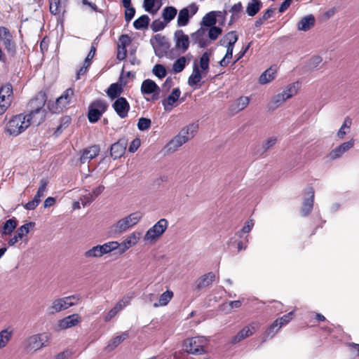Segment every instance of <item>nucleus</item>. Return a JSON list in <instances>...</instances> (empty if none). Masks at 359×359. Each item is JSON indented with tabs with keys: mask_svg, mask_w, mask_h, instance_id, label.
I'll list each match as a JSON object with an SVG mask.
<instances>
[{
	"mask_svg": "<svg viewBox=\"0 0 359 359\" xmlns=\"http://www.w3.org/2000/svg\"><path fill=\"white\" fill-rule=\"evenodd\" d=\"M50 334L38 333L27 337L22 342L23 350L26 353H35L49 345Z\"/></svg>",
	"mask_w": 359,
	"mask_h": 359,
	"instance_id": "f257e3e1",
	"label": "nucleus"
},
{
	"mask_svg": "<svg viewBox=\"0 0 359 359\" xmlns=\"http://www.w3.org/2000/svg\"><path fill=\"white\" fill-rule=\"evenodd\" d=\"M198 130V125L192 123L184 127L167 144L168 151H176L188 140L192 139Z\"/></svg>",
	"mask_w": 359,
	"mask_h": 359,
	"instance_id": "f03ea898",
	"label": "nucleus"
},
{
	"mask_svg": "<svg viewBox=\"0 0 359 359\" xmlns=\"http://www.w3.org/2000/svg\"><path fill=\"white\" fill-rule=\"evenodd\" d=\"M80 300L79 294H73L54 299L48 307L49 314L53 315L76 305Z\"/></svg>",
	"mask_w": 359,
	"mask_h": 359,
	"instance_id": "7ed1b4c3",
	"label": "nucleus"
},
{
	"mask_svg": "<svg viewBox=\"0 0 359 359\" xmlns=\"http://www.w3.org/2000/svg\"><path fill=\"white\" fill-rule=\"evenodd\" d=\"M29 126L24 114L13 116L7 123L6 131L11 135L16 137L24 132Z\"/></svg>",
	"mask_w": 359,
	"mask_h": 359,
	"instance_id": "20e7f679",
	"label": "nucleus"
},
{
	"mask_svg": "<svg viewBox=\"0 0 359 359\" xmlns=\"http://www.w3.org/2000/svg\"><path fill=\"white\" fill-rule=\"evenodd\" d=\"M118 248L117 241H109L102 245H97L86 250L83 253L85 258L90 259L93 258H100L103 255L110 253Z\"/></svg>",
	"mask_w": 359,
	"mask_h": 359,
	"instance_id": "39448f33",
	"label": "nucleus"
},
{
	"mask_svg": "<svg viewBox=\"0 0 359 359\" xmlns=\"http://www.w3.org/2000/svg\"><path fill=\"white\" fill-rule=\"evenodd\" d=\"M207 341L204 337H196L184 341L183 347L188 353L201 355L205 353Z\"/></svg>",
	"mask_w": 359,
	"mask_h": 359,
	"instance_id": "423d86ee",
	"label": "nucleus"
},
{
	"mask_svg": "<svg viewBox=\"0 0 359 359\" xmlns=\"http://www.w3.org/2000/svg\"><path fill=\"white\" fill-rule=\"evenodd\" d=\"M108 104L104 100L97 99L88 107V118L90 123H96L107 111Z\"/></svg>",
	"mask_w": 359,
	"mask_h": 359,
	"instance_id": "0eeeda50",
	"label": "nucleus"
},
{
	"mask_svg": "<svg viewBox=\"0 0 359 359\" xmlns=\"http://www.w3.org/2000/svg\"><path fill=\"white\" fill-rule=\"evenodd\" d=\"M168 225L166 219H159L153 226L149 228L144 236L145 242H154L167 229Z\"/></svg>",
	"mask_w": 359,
	"mask_h": 359,
	"instance_id": "6e6552de",
	"label": "nucleus"
},
{
	"mask_svg": "<svg viewBox=\"0 0 359 359\" xmlns=\"http://www.w3.org/2000/svg\"><path fill=\"white\" fill-rule=\"evenodd\" d=\"M198 10V7L196 4H191L181 9L177 16V26H186L189 22V19L197 13Z\"/></svg>",
	"mask_w": 359,
	"mask_h": 359,
	"instance_id": "1a4fd4ad",
	"label": "nucleus"
},
{
	"mask_svg": "<svg viewBox=\"0 0 359 359\" xmlns=\"http://www.w3.org/2000/svg\"><path fill=\"white\" fill-rule=\"evenodd\" d=\"M13 36L8 29L5 27H0V41L6 49L7 52L13 56L15 53L16 46L12 40Z\"/></svg>",
	"mask_w": 359,
	"mask_h": 359,
	"instance_id": "9d476101",
	"label": "nucleus"
},
{
	"mask_svg": "<svg viewBox=\"0 0 359 359\" xmlns=\"http://www.w3.org/2000/svg\"><path fill=\"white\" fill-rule=\"evenodd\" d=\"M47 97L44 92L38 93L34 97H33L27 104V111H41L46 110L44 105L46 102Z\"/></svg>",
	"mask_w": 359,
	"mask_h": 359,
	"instance_id": "9b49d317",
	"label": "nucleus"
},
{
	"mask_svg": "<svg viewBox=\"0 0 359 359\" xmlns=\"http://www.w3.org/2000/svg\"><path fill=\"white\" fill-rule=\"evenodd\" d=\"M174 40L175 41V48L181 53H185L189 46V39L188 35L185 34L182 29H177L174 34Z\"/></svg>",
	"mask_w": 359,
	"mask_h": 359,
	"instance_id": "f8f14e48",
	"label": "nucleus"
},
{
	"mask_svg": "<svg viewBox=\"0 0 359 359\" xmlns=\"http://www.w3.org/2000/svg\"><path fill=\"white\" fill-rule=\"evenodd\" d=\"M160 88L157 84L151 79H145L141 85V93L143 95H152L154 100H158L159 97Z\"/></svg>",
	"mask_w": 359,
	"mask_h": 359,
	"instance_id": "ddd939ff",
	"label": "nucleus"
},
{
	"mask_svg": "<svg viewBox=\"0 0 359 359\" xmlns=\"http://www.w3.org/2000/svg\"><path fill=\"white\" fill-rule=\"evenodd\" d=\"M112 107L121 118L128 116L130 110V104L123 97H119L112 104Z\"/></svg>",
	"mask_w": 359,
	"mask_h": 359,
	"instance_id": "4468645a",
	"label": "nucleus"
},
{
	"mask_svg": "<svg viewBox=\"0 0 359 359\" xmlns=\"http://www.w3.org/2000/svg\"><path fill=\"white\" fill-rule=\"evenodd\" d=\"M257 324L256 323H252L245 326L241 330H240L236 335H235L231 339V344H236L241 341L252 336L256 331Z\"/></svg>",
	"mask_w": 359,
	"mask_h": 359,
	"instance_id": "2eb2a0df",
	"label": "nucleus"
},
{
	"mask_svg": "<svg viewBox=\"0 0 359 359\" xmlns=\"http://www.w3.org/2000/svg\"><path fill=\"white\" fill-rule=\"evenodd\" d=\"M140 233L138 232H133L128 236L123 242L118 243V252L120 254H123L130 248L135 246L139 241Z\"/></svg>",
	"mask_w": 359,
	"mask_h": 359,
	"instance_id": "dca6fc26",
	"label": "nucleus"
},
{
	"mask_svg": "<svg viewBox=\"0 0 359 359\" xmlns=\"http://www.w3.org/2000/svg\"><path fill=\"white\" fill-rule=\"evenodd\" d=\"M355 140L353 139L341 144L339 146L332 149L328 156L331 160H335L340 158L345 152L353 147Z\"/></svg>",
	"mask_w": 359,
	"mask_h": 359,
	"instance_id": "f3484780",
	"label": "nucleus"
},
{
	"mask_svg": "<svg viewBox=\"0 0 359 359\" xmlns=\"http://www.w3.org/2000/svg\"><path fill=\"white\" fill-rule=\"evenodd\" d=\"M208 29L203 27L191 34V39L194 43H198L199 48H205L208 46L209 41L206 38Z\"/></svg>",
	"mask_w": 359,
	"mask_h": 359,
	"instance_id": "a211bd4d",
	"label": "nucleus"
},
{
	"mask_svg": "<svg viewBox=\"0 0 359 359\" xmlns=\"http://www.w3.org/2000/svg\"><path fill=\"white\" fill-rule=\"evenodd\" d=\"M128 144L127 140L122 138L111 144L110 155L115 160L121 158L125 153Z\"/></svg>",
	"mask_w": 359,
	"mask_h": 359,
	"instance_id": "6ab92c4d",
	"label": "nucleus"
},
{
	"mask_svg": "<svg viewBox=\"0 0 359 359\" xmlns=\"http://www.w3.org/2000/svg\"><path fill=\"white\" fill-rule=\"evenodd\" d=\"M306 194L309 196V197L304 198L303 202V206L301 210V212L303 216L309 215L313 210L315 194L313 187H307L306 189Z\"/></svg>",
	"mask_w": 359,
	"mask_h": 359,
	"instance_id": "aec40b11",
	"label": "nucleus"
},
{
	"mask_svg": "<svg viewBox=\"0 0 359 359\" xmlns=\"http://www.w3.org/2000/svg\"><path fill=\"white\" fill-rule=\"evenodd\" d=\"M74 95V90L71 88L65 90L58 98H57L55 104L57 111H62L69 103Z\"/></svg>",
	"mask_w": 359,
	"mask_h": 359,
	"instance_id": "412c9836",
	"label": "nucleus"
},
{
	"mask_svg": "<svg viewBox=\"0 0 359 359\" xmlns=\"http://www.w3.org/2000/svg\"><path fill=\"white\" fill-rule=\"evenodd\" d=\"M34 225L35 223L32 222L22 225L20 228H18L15 236L8 241V245H14L18 241L19 239H22L24 236L27 234L29 232L30 227H34Z\"/></svg>",
	"mask_w": 359,
	"mask_h": 359,
	"instance_id": "4be33fe9",
	"label": "nucleus"
},
{
	"mask_svg": "<svg viewBox=\"0 0 359 359\" xmlns=\"http://www.w3.org/2000/svg\"><path fill=\"white\" fill-rule=\"evenodd\" d=\"M100 152V147L98 145H93L89 147H87L84 149L82 151L81 157H80V162L81 163L83 164L86 162L90 161L95 157H96Z\"/></svg>",
	"mask_w": 359,
	"mask_h": 359,
	"instance_id": "5701e85b",
	"label": "nucleus"
},
{
	"mask_svg": "<svg viewBox=\"0 0 359 359\" xmlns=\"http://www.w3.org/2000/svg\"><path fill=\"white\" fill-rule=\"evenodd\" d=\"M81 320V317L77 313L69 315L58 321V327L62 329H67L75 326Z\"/></svg>",
	"mask_w": 359,
	"mask_h": 359,
	"instance_id": "b1692460",
	"label": "nucleus"
},
{
	"mask_svg": "<svg viewBox=\"0 0 359 359\" xmlns=\"http://www.w3.org/2000/svg\"><path fill=\"white\" fill-rule=\"evenodd\" d=\"M46 115V110H39L28 111L27 114H25V116H26V120L29 122V126L32 123L38 126L45 120Z\"/></svg>",
	"mask_w": 359,
	"mask_h": 359,
	"instance_id": "393cba45",
	"label": "nucleus"
},
{
	"mask_svg": "<svg viewBox=\"0 0 359 359\" xmlns=\"http://www.w3.org/2000/svg\"><path fill=\"white\" fill-rule=\"evenodd\" d=\"M215 279V275L213 272H208L201 276L196 281V289L200 290L204 287L210 285Z\"/></svg>",
	"mask_w": 359,
	"mask_h": 359,
	"instance_id": "a878e982",
	"label": "nucleus"
},
{
	"mask_svg": "<svg viewBox=\"0 0 359 359\" xmlns=\"http://www.w3.org/2000/svg\"><path fill=\"white\" fill-rule=\"evenodd\" d=\"M315 22L316 20L313 15H307L298 22L297 28L299 31L307 32L314 26Z\"/></svg>",
	"mask_w": 359,
	"mask_h": 359,
	"instance_id": "bb28decb",
	"label": "nucleus"
},
{
	"mask_svg": "<svg viewBox=\"0 0 359 359\" xmlns=\"http://www.w3.org/2000/svg\"><path fill=\"white\" fill-rule=\"evenodd\" d=\"M129 337L128 331L122 332L120 335L116 336L109 341L105 350L108 352L114 351L122 341Z\"/></svg>",
	"mask_w": 359,
	"mask_h": 359,
	"instance_id": "cd10ccee",
	"label": "nucleus"
},
{
	"mask_svg": "<svg viewBox=\"0 0 359 359\" xmlns=\"http://www.w3.org/2000/svg\"><path fill=\"white\" fill-rule=\"evenodd\" d=\"M181 95V91L179 88H174L170 95L167 98L162 101L163 106L165 110L168 111V107H172L174 104L177 101Z\"/></svg>",
	"mask_w": 359,
	"mask_h": 359,
	"instance_id": "c85d7f7f",
	"label": "nucleus"
},
{
	"mask_svg": "<svg viewBox=\"0 0 359 359\" xmlns=\"http://www.w3.org/2000/svg\"><path fill=\"white\" fill-rule=\"evenodd\" d=\"M238 41V36L236 34V32L234 31L228 32L221 40L220 43L221 45H224V43L226 42V44L225 46L226 48L233 49L234 44Z\"/></svg>",
	"mask_w": 359,
	"mask_h": 359,
	"instance_id": "c756f323",
	"label": "nucleus"
},
{
	"mask_svg": "<svg viewBox=\"0 0 359 359\" xmlns=\"http://www.w3.org/2000/svg\"><path fill=\"white\" fill-rule=\"evenodd\" d=\"M201 79L202 74L198 68L197 62H195L194 64L192 73L188 79V84L190 86H195L201 81Z\"/></svg>",
	"mask_w": 359,
	"mask_h": 359,
	"instance_id": "7c9ffc66",
	"label": "nucleus"
},
{
	"mask_svg": "<svg viewBox=\"0 0 359 359\" xmlns=\"http://www.w3.org/2000/svg\"><path fill=\"white\" fill-rule=\"evenodd\" d=\"M128 229L123 218L118 220L110 226V233L113 235H120Z\"/></svg>",
	"mask_w": 359,
	"mask_h": 359,
	"instance_id": "2f4dec72",
	"label": "nucleus"
},
{
	"mask_svg": "<svg viewBox=\"0 0 359 359\" xmlns=\"http://www.w3.org/2000/svg\"><path fill=\"white\" fill-rule=\"evenodd\" d=\"M142 213L140 212H133L128 216L123 217L128 228H130L136 225L142 218Z\"/></svg>",
	"mask_w": 359,
	"mask_h": 359,
	"instance_id": "473e14b6",
	"label": "nucleus"
},
{
	"mask_svg": "<svg viewBox=\"0 0 359 359\" xmlns=\"http://www.w3.org/2000/svg\"><path fill=\"white\" fill-rule=\"evenodd\" d=\"M13 331L10 327L2 330L0 332V350L5 348L11 341Z\"/></svg>",
	"mask_w": 359,
	"mask_h": 359,
	"instance_id": "72a5a7b5",
	"label": "nucleus"
},
{
	"mask_svg": "<svg viewBox=\"0 0 359 359\" xmlns=\"http://www.w3.org/2000/svg\"><path fill=\"white\" fill-rule=\"evenodd\" d=\"M161 6V0H144V8L147 12L155 14Z\"/></svg>",
	"mask_w": 359,
	"mask_h": 359,
	"instance_id": "f704fd0d",
	"label": "nucleus"
},
{
	"mask_svg": "<svg viewBox=\"0 0 359 359\" xmlns=\"http://www.w3.org/2000/svg\"><path fill=\"white\" fill-rule=\"evenodd\" d=\"M262 3L259 0H252L246 7V13L250 16H255L261 9Z\"/></svg>",
	"mask_w": 359,
	"mask_h": 359,
	"instance_id": "c9c22d12",
	"label": "nucleus"
},
{
	"mask_svg": "<svg viewBox=\"0 0 359 359\" xmlns=\"http://www.w3.org/2000/svg\"><path fill=\"white\" fill-rule=\"evenodd\" d=\"M172 297L173 292L171 290H168L161 294L158 301L157 302H155L153 304V306L155 308L159 306H165L170 302Z\"/></svg>",
	"mask_w": 359,
	"mask_h": 359,
	"instance_id": "e433bc0d",
	"label": "nucleus"
},
{
	"mask_svg": "<svg viewBox=\"0 0 359 359\" xmlns=\"http://www.w3.org/2000/svg\"><path fill=\"white\" fill-rule=\"evenodd\" d=\"M122 85L118 84V83H114L109 86L107 90V94L111 99L113 100L119 97V95L122 93Z\"/></svg>",
	"mask_w": 359,
	"mask_h": 359,
	"instance_id": "4c0bfd02",
	"label": "nucleus"
},
{
	"mask_svg": "<svg viewBox=\"0 0 359 359\" xmlns=\"http://www.w3.org/2000/svg\"><path fill=\"white\" fill-rule=\"evenodd\" d=\"M177 13V10L173 6H166L162 11V18L165 23L172 20Z\"/></svg>",
	"mask_w": 359,
	"mask_h": 359,
	"instance_id": "58836bf2",
	"label": "nucleus"
},
{
	"mask_svg": "<svg viewBox=\"0 0 359 359\" xmlns=\"http://www.w3.org/2000/svg\"><path fill=\"white\" fill-rule=\"evenodd\" d=\"M276 69L270 67L263 72L259 79V82L261 84H266L271 81L275 78Z\"/></svg>",
	"mask_w": 359,
	"mask_h": 359,
	"instance_id": "ea45409f",
	"label": "nucleus"
},
{
	"mask_svg": "<svg viewBox=\"0 0 359 359\" xmlns=\"http://www.w3.org/2000/svg\"><path fill=\"white\" fill-rule=\"evenodd\" d=\"M17 226V221L15 219H9L6 221L3 227L0 229L1 234H11Z\"/></svg>",
	"mask_w": 359,
	"mask_h": 359,
	"instance_id": "a19ab883",
	"label": "nucleus"
},
{
	"mask_svg": "<svg viewBox=\"0 0 359 359\" xmlns=\"http://www.w3.org/2000/svg\"><path fill=\"white\" fill-rule=\"evenodd\" d=\"M217 22L216 15L214 11L209 12L202 19V27H211Z\"/></svg>",
	"mask_w": 359,
	"mask_h": 359,
	"instance_id": "79ce46f5",
	"label": "nucleus"
},
{
	"mask_svg": "<svg viewBox=\"0 0 359 359\" xmlns=\"http://www.w3.org/2000/svg\"><path fill=\"white\" fill-rule=\"evenodd\" d=\"M149 21L148 15H142L133 22V26L136 29H142L148 27Z\"/></svg>",
	"mask_w": 359,
	"mask_h": 359,
	"instance_id": "37998d69",
	"label": "nucleus"
},
{
	"mask_svg": "<svg viewBox=\"0 0 359 359\" xmlns=\"http://www.w3.org/2000/svg\"><path fill=\"white\" fill-rule=\"evenodd\" d=\"M299 88V84L298 82L290 83L285 88L282 93L288 100L297 93Z\"/></svg>",
	"mask_w": 359,
	"mask_h": 359,
	"instance_id": "c03bdc74",
	"label": "nucleus"
},
{
	"mask_svg": "<svg viewBox=\"0 0 359 359\" xmlns=\"http://www.w3.org/2000/svg\"><path fill=\"white\" fill-rule=\"evenodd\" d=\"M71 120L72 119H71L70 116H65L62 117L60 121V124L56 128L54 134L56 136H58L59 135H60L62 133V131L69 126V125L71 123Z\"/></svg>",
	"mask_w": 359,
	"mask_h": 359,
	"instance_id": "a18cd8bd",
	"label": "nucleus"
},
{
	"mask_svg": "<svg viewBox=\"0 0 359 359\" xmlns=\"http://www.w3.org/2000/svg\"><path fill=\"white\" fill-rule=\"evenodd\" d=\"M49 9L52 15L59 14L62 9V3L61 0H48Z\"/></svg>",
	"mask_w": 359,
	"mask_h": 359,
	"instance_id": "49530a36",
	"label": "nucleus"
},
{
	"mask_svg": "<svg viewBox=\"0 0 359 359\" xmlns=\"http://www.w3.org/2000/svg\"><path fill=\"white\" fill-rule=\"evenodd\" d=\"M280 327L278 325V320H276L273 323L266 329L264 333L265 340L267 338H272L279 330Z\"/></svg>",
	"mask_w": 359,
	"mask_h": 359,
	"instance_id": "de8ad7c7",
	"label": "nucleus"
},
{
	"mask_svg": "<svg viewBox=\"0 0 359 359\" xmlns=\"http://www.w3.org/2000/svg\"><path fill=\"white\" fill-rule=\"evenodd\" d=\"M351 125V120L348 117H346L337 134L339 139H343L344 137V136L348 133L346 130H349Z\"/></svg>",
	"mask_w": 359,
	"mask_h": 359,
	"instance_id": "09e8293b",
	"label": "nucleus"
},
{
	"mask_svg": "<svg viewBox=\"0 0 359 359\" xmlns=\"http://www.w3.org/2000/svg\"><path fill=\"white\" fill-rule=\"evenodd\" d=\"M186 65V58L181 57L176 60L172 65V72L175 74L180 73L183 71Z\"/></svg>",
	"mask_w": 359,
	"mask_h": 359,
	"instance_id": "8fccbe9b",
	"label": "nucleus"
},
{
	"mask_svg": "<svg viewBox=\"0 0 359 359\" xmlns=\"http://www.w3.org/2000/svg\"><path fill=\"white\" fill-rule=\"evenodd\" d=\"M12 98L6 97V95H0V115L6 112L11 106Z\"/></svg>",
	"mask_w": 359,
	"mask_h": 359,
	"instance_id": "3c124183",
	"label": "nucleus"
},
{
	"mask_svg": "<svg viewBox=\"0 0 359 359\" xmlns=\"http://www.w3.org/2000/svg\"><path fill=\"white\" fill-rule=\"evenodd\" d=\"M287 99L283 95L282 93L275 95L271 100L270 109H275L276 108L280 106Z\"/></svg>",
	"mask_w": 359,
	"mask_h": 359,
	"instance_id": "603ef678",
	"label": "nucleus"
},
{
	"mask_svg": "<svg viewBox=\"0 0 359 359\" xmlns=\"http://www.w3.org/2000/svg\"><path fill=\"white\" fill-rule=\"evenodd\" d=\"M210 53L205 52L200 58V67L205 72V75L209 69Z\"/></svg>",
	"mask_w": 359,
	"mask_h": 359,
	"instance_id": "864d4df0",
	"label": "nucleus"
},
{
	"mask_svg": "<svg viewBox=\"0 0 359 359\" xmlns=\"http://www.w3.org/2000/svg\"><path fill=\"white\" fill-rule=\"evenodd\" d=\"M48 185V181L45 179H42L40 181V186L37 190L36 195L34 198H36L37 201L41 202V198L44 196V193L46 191V187Z\"/></svg>",
	"mask_w": 359,
	"mask_h": 359,
	"instance_id": "5fc2aeb1",
	"label": "nucleus"
},
{
	"mask_svg": "<svg viewBox=\"0 0 359 359\" xmlns=\"http://www.w3.org/2000/svg\"><path fill=\"white\" fill-rule=\"evenodd\" d=\"M151 43L153 46L155 55L158 57H163L165 55H166V54L170 48V46H167L166 48H164L161 46H155L153 42L152 39H151Z\"/></svg>",
	"mask_w": 359,
	"mask_h": 359,
	"instance_id": "6e6d98bb",
	"label": "nucleus"
},
{
	"mask_svg": "<svg viewBox=\"0 0 359 359\" xmlns=\"http://www.w3.org/2000/svg\"><path fill=\"white\" fill-rule=\"evenodd\" d=\"M152 72L157 77L162 79L166 76V69L165 68L160 64H157L154 65L152 69Z\"/></svg>",
	"mask_w": 359,
	"mask_h": 359,
	"instance_id": "4d7b16f0",
	"label": "nucleus"
},
{
	"mask_svg": "<svg viewBox=\"0 0 359 359\" xmlns=\"http://www.w3.org/2000/svg\"><path fill=\"white\" fill-rule=\"evenodd\" d=\"M151 123V121L149 118L142 117L138 120L137 128L141 131L146 130L150 128Z\"/></svg>",
	"mask_w": 359,
	"mask_h": 359,
	"instance_id": "13d9d810",
	"label": "nucleus"
},
{
	"mask_svg": "<svg viewBox=\"0 0 359 359\" xmlns=\"http://www.w3.org/2000/svg\"><path fill=\"white\" fill-rule=\"evenodd\" d=\"M0 95H6V97L13 99V86L11 83H7L0 88Z\"/></svg>",
	"mask_w": 359,
	"mask_h": 359,
	"instance_id": "bf43d9fd",
	"label": "nucleus"
},
{
	"mask_svg": "<svg viewBox=\"0 0 359 359\" xmlns=\"http://www.w3.org/2000/svg\"><path fill=\"white\" fill-rule=\"evenodd\" d=\"M131 299L129 296L123 297L114 307L119 312L130 304Z\"/></svg>",
	"mask_w": 359,
	"mask_h": 359,
	"instance_id": "052dcab7",
	"label": "nucleus"
},
{
	"mask_svg": "<svg viewBox=\"0 0 359 359\" xmlns=\"http://www.w3.org/2000/svg\"><path fill=\"white\" fill-rule=\"evenodd\" d=\"M233 49L226 48V53L224 57L219 61V64L221 67H226L230 62L231 59L232 58Z\"/></svg>",
	"mask_w": 359,
	"mask_h": 359,
	"instance_id": "680f3d73",
	"label": "nucleus"
},
{
	"mask_svg": "<svg viewBox=\"0 0 359 359\" xmlns=\"http://www.w3.org/2000/svg\"><path fill=\"white\" fill-rule=\"evenodd\" d=\"M165 22L161 21L160 19H156L152 22L151 29L154 32H157L163 29L165 27Z\"/></svg>",
	"mask_w": 359,
	"mask_h": 359,
	"instance_id": "e2e57ef3",
	"label": "nucleus"
},
{
	"mask_svg": "<svg viewBox=\"0 0 359 359\" xmlns=\"http://www.w3.org/2000/svg\"><path fill=\"white\" fill-rule=\"evenodd\" d=\"M222 28L216 26L211 27L208 31V37L211 40H215L222 34Z\"/></svg>",
	"mask_w": 359,
	"mask_h": 359,
	"instance_id": "0e129e2a",
	"label": "nucleus"
},
{
	"mask_svg": "<svg viewBox=\"0 0 359 359\" xmlns=\"http://www.w3.org/2000/svg\"><path fill=\"white\" fill-rule=\"evenodd\" d=\"M294 311H290L288 313L283 316L281 318H278L279 327L287 324L292 318Z\"/></svg>",
	"mask_w": 359,
	"mask_h": 359,
	"instance_id": "69168bd1",
	"label": "nucleus"
},
{
	"mask_svg": "<svg viewBox=\"0 0 359 359\" xmlns=\"http://www.w3.org/2000/svg\"><path fill=\"white\" fill-rule=\"evenodd\" d=\"M131 43V38L127 34L120 36L118 42V46L126 48V46Z\"/></svg>",
	"mask_w": 359,
	"mask_h": 359,
	"instance_id": "338daca9",
	"label": "nucleus"
},
{
	"mask_svg": "<svg viewBox=\"0 0 359 359\" xmlns=\"http://www.w3.org/2000/svg\"><path fill=\"white\" fill-rule=\"evenodd\" d=\"M250 99L248 97H241L236 100L238 111L245 109L249 104Z\"/></svg>",
	"mask_w": 359,
	"mask_h": 359,
	"instance_id": "774afa93",
	"label": "nucleus"
}]
</instances>
